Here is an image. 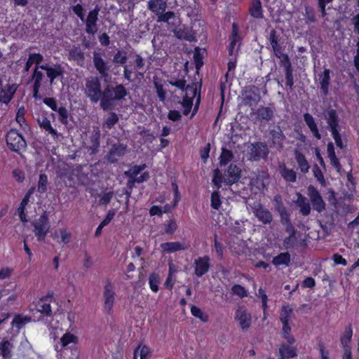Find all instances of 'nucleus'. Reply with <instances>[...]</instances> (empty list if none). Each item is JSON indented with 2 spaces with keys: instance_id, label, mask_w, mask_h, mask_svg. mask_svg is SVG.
<instances>
[{
  "instance_id": "nucleus-57",
  "label": "nucleus",
  "mask_w": 359,
  "mask_h": 359,
  "mask_svg": "<svg viewBox=\"0 0 359 359\" xmlns=\"http://www.w3.org/2000/svg\"><path fill=\"white\" fill-rule=\"evenodd\" d=\"M221 205L220 195L218 191H215L211 195V207L213 209L219 210Z\"/></svg>"
},
{
  "instance_id": "nucleus-13",
  "label": "nucleus",
  "mask_w": 359,
  "mask_h": 359,
  "mask_svg": "<svg viewBox=\"0 0 359 359\" xmlns=\"http://www.w3.org/2000/svg\"><path fill=\"white\" fill-rule=\"evenodd\" d=\"M271 139V147H273L278 151H282L284 148V141L286 140V136L283 133L279 126L277 129H273L269 131Z\"/></svg>"
},
{
  "instance_id": "nucleus-18",
  "label": "nucleus",
  "mask_w": 359,
  "mask_h": 359,
  "mask_svg": "<svg viewBox=\"0 0 359 359\" xmlns=\"http://www.w3.org/2000/svg\"><path fill=\"white\" fill-rule=\"evenodd\" d=\"M100 130L98 126H93L91 135L90 137V145L88 150L91 155L97 154L100 148Z\"/></svg>"
},
{
  "instance_id": "nucleus-49",
  "label": "nucleus",
  "mask_w": 359,
  "mask_h": 359,
  "mask_svg": "<svg viewBox=\"0 0 359 359\" xmlns=\"http://www.w3.org/2000/svg\"><path fill=\"white\" fill-rule=\"evenodd\" d=\"M292 313V309L288 305L283 306L281 309L280 320L282 323H289L291 315Z\"/></svg>"
},
{
  "instance_id": "nucleus-50",
  "label": "nucleus",
  "mask_w": 359,
  "mask_h": 359,
  "mask_svg": "<svg viewBox=\"0 0 359 359\" xmlns=\"http://www.w3.org/2000/svg\"><path fill=\"white\" fill-rule=\"evenodd\" d=\"M191 312L194 316L201 319L204 323L208 320V316L205 314L200 308L196 306L191 307Z\"/></svg>"
},
{
  "instance_id": "nucleus-56",
  "label": "nucleus",
  "mask_w": 359,
  "mask_h": 359,
  "mask_svg": "<svg viewBox=\"0 0 359 359\" xmlns=\"http://www.w3.org/2000/svg\"><path fill=\"white\" fill-rule=\"evenodd\" d=\"M269 41L272 47V49H276V48L280 46L278 43L279 36L277 34V32L274 29H271L270 32Z\"/></svg>"
},
{
  "instance_id": "nucleus-25",
  "label": "nucleus",
  "mask_w": 359,
  "mask_h": 359,
  "mask_svg": "<svg viewBox=\"0 0 359 359\" xmlns=\"http://www.w3.org/2000/svg\"><path fill=\"white\" fill-rule=\"evenodd\" d=\"M69 60L76 61L79 65H83L85 60L84 53L81 49L80 46H73L69 50Z\"/></svg>"
},
{
  "instance_id": "nucleus-39",
  "label": "nucleus",
  "mask_w": 359,
  "mask_h": 359,
  "mask_svg": "<svg viewBox=\"0 0 359 359\" xmlns=\"http://www.w3.org/2000/svg\"><path fill=\"white\" fill-rule=\"evenodd\" d=\"M168 82L172 86L177 87L182 91H184V90L194 89L193 86H187V81L184 79V78L176 79L172 77L170 80L168 81Z\"/></svg>"
},
{
  "instance_id": "nucleus-3",
  "label": "nucleus",
  "mask_w": 359,
  "mask_h": 359,
  "mask_svg": "<svg viewBox=\"0 0 359 359\" xmlns=\"http://www.w3.org/2000/svg\"><path fill=\"white\" fill-rule=\"evenodd\" d=\"M18 85L10 83L6 75L0 72V102L8 104L13 99Z\"/></svg>"
},
{
  "instance_id": "nucleus-23",
  "label": "nucleus",
  "mask_w": 359,
  "mask_h": 359,
  "mask_svg": "<svg viewBox=\"0 0 359 359\" xmlns=\"http://www.w3.org/2000/svg\"><path fill=\"white\" fill-rule=\"evenodd\" d=\"M330 70L325 69L323 72L319 74V81L320 90L324 96H327L329 93V87L330 85Z\"/></svg>"
},
{
  "instance_id": "nucleus-59",
  "label": "nucleus",
  "mask_w": 359,
  "mask_h": 359,
  "mask_svg": "<svg viewBox=\"0 0 359 359\" xmlns=\"http://www.w3.org/2000/svg\"><path fill=\"white\" fill-rule=\"evenodd\" d=\"M175 14V13L173 11L161 13V14L157 15V22L167 23L168 22H170L171 19H173Z\"/></svg>"
},
{
  "instance_id": "nucleus-55",
  "label": "nucleus",
  "mask_w": 359,
  "mask_h": 359,
  "mask_svg": "<svg viewBox=\"0 0 359 359\" xmlns=\"http://www.w3.org/2000/svg\"><path fill=\"white\" fill-rule=\"evenodd\" d=\"M127 58L126 52L118 50V52L114 55L112 61L115 64L123 65L126 62Z\"/></svg>"
},
{
  "instance_id": "nucleus-53",
  "label": "nucleus",
  "mask_w": 359,
  "mask_h": 359,
  "mask_svg": "<svg viewBox=\"0 0 359 359\" xmlns=\"http://www.w3.org/2000/svg\"><path fill=\"white\" fill-rule=\"evenodd\" d=\"M40 66L36 65L32 78L34 81V85L41 86V81L43 78V74L41 72L38 70Z\"/></svg>"
},
{
  "instance_id": "nucleus-7",
  "label": "nucleus",
  "mask_w": 359,
  "mask_h": 359,
  "mask_svg": "<svg viewBox=\"0 0 359 359\" xmlns=\"http://www.w3.org/2000/svg\"><path fill=\"white\" fill-rule=\"evenodd\" d=\"M127 147L126 144L121 142L113 144L109 151L104 156V159L110 163H116L119 158L126 154Z\"/></svg>"
},
{
  "instance_id": "nucleus-51",
  "label": "nucleus",
  "mask_w": 359,
  "mask_h": 359,
  "mask_svg": "<svg viewBox=\"0 0 359 359\" xmlns=\"http://www.w3.org/2000/svg\"><path fill=\"white\" fill-rule=\"evenodd\" d=\"M149 286H150L151 290L153 292H156L158 290V283H159L158 275L155 273L150 274L149 278Z\"/></svg>"
},
{
  "instance_id": "nucleus-43",
  "label": "nucleus",
  "mask_w": 359,
  "mask_h": 359,
  "mask_svg": "<svg viewBox=\"0 0 359 359\" xmlns=\"http://www.w3.org/2000/svg\"><path fill=\"white\" fill-rule=\"evenodd\" d=\"M295 234L296 230L292 227L290 235L283 240V244L285 249H290L294 247L297 241Z\"/></svg>"
},
{
  "instance_id": "nucleus-14",
  "label": "nucleus",
  "mask_w": 359,
  "mask_h": 359,
  "mask_svg": "<svg viewBox=\"0 0 359 359\" xmlns=\"http://www.w3.org/2000/svg\"><path fill=\"white\" fill-rule=\"evenodd\" d=\"M175 36L178 39L186 40L190 42L196 41V32L191 28L183 26L172 30Z\"/></svg>"
},
{
  "instance_id": "nucleus-48",
  "label": "nucleus",
  "mask_w": 359,
  "mask_h": 359,
  "mask_svg": "<svg viewBox=\"0 0 359 359\" xmlns=\"http://www.w3.org/2000/svg\"><path fill=\"white\" fill-rule=\"evenodd\" d=\"M274 55L276 57L280 59V65L281 66L285 65V63L291 62L288 55L287 54H284L282 52V47L279 46L276 48V49H273Z\"/></svg>"
},
{
  "instance_id": "nucleus-54",
  "label": "nucleus",
  "mask_w": 359,
  "mask_h": 359,
  "mask_svg": "<svg viewBox=\"0 0 359 359\" xmlns=\"http://www.w3.org/2000/svg\"><path fill=\"white\" fill-rule=\"evenodd\" d=\"M48 177L46 174H41L39 175V180L38 182V191L44 193L47 190Z\"/></svg>"
},
{
  "instance_id": "nucleus-2",
  "label": "nucleus",
  "mask_w": 359,
  "mask_h": 359,
  "mask_svg": "<svg viewBox=\"0 0 359 359\" xmlns=\"http://www.w3.org/2000/svg\"><path fill=\"white\" fill-rule=\"evenodd\" d=\"M84 94L92 103H97L100 100L102 92L101 82L97 76H89L86 79Z\"/></svg>"
},
{
  "instance_id": "nucleus-30",
  "label": "nucleus",
  "mask_w": 359,
  "mask_h": 359,
  "mask_svg": "<svg viewBox=\"0 0 359 359\" xmlns=\"http://www.w3.org/2000/svg\"><path fill=\"white\" fill-rule=\"evenodd\" d=\"M161 248L168 253L187 249V246L180 242H167L162 243Z\"/></svg>"
},
{
  "instance_id": "nucleus-42",
  "label": "nucleus",
  "mask_w": 359,
  "mask_h": 359,
  "mask_svg": "<svg viewBox=\"0 0 359 359\" xmlns=\"http://www.w3.org/2000/svg\"><path fill=\"white\" fill-rule=\"evenodd\" d=\"M78 341V337L70 332H66L60 338V343L62 347H65L70 344H76Z\"/></svg>"
},
{
  "instance_id": "nucleus-10",
  "label": "nucleus",
  "mask_w": 359,
  "mask_h": 359,
  "mask_svg": "<svg viewBox=\"0 0 359 359\" xmlns=\"http://www.w3.org/2000/svg\"><path fill=\"white\" fill-rule=\"evenodd\" d=\"M269 154V149L265 142H256L251 144L250 160L257 161L261 158H266Z\"/></svg>"
},
{
  "instance_id": "nucleus-24",
  "label": "nucleus",
  "mask_w": 359,
  "mask_h": 359,
  "mask_svg": "<svg viewBox=\"0 0 359 359\" xmlns=\"http://www.w3.org/2000/svg\"><path fill=\"white\" fill-rule=\"evenodd\" d=\"M147 6L149 11L158 15L165 11L167 2L164 0H149Z\"/></svg>"
},
{
  "instance_id": "nucleus-17",
  "label": "nucleus",
  "mask_w": 359,
  "mask_h": 359,
  "mask_svg": "<svg viewBox=\"0 0 359 359\" xmlns=\"http://www.w3.org/2000/svg\"><path fill=\"white\" fill-rule=\"evenodd\" d=\"M235 319L239 323L243 330H247L251 325V316L247 310L243 307H239L236 311Z\"/></svg>"
},
{
  "instance_id": "nucleus-34",
  "label": "nucleus",
  "mask_w": 359,
  "mask_h": 359,
  "mask_svg": "<svg viewBox=\"0 0 359 359\" xmlns=\"http://www.w3.org/2000/svg\"><path fill=\"white\" fill-rule=\"evenodd\" d=\"M291 262L290 255L289 252H281L278 255L274 257L272 264L275 266H289Z\"/></svg>"
},
{
  "instance_id": "nucleus-15",
  "label": "nucleus",
  "mask_w": 359,
  "mask_h": 359,
  "mask_svg": "<svg viewBox=\"0 0 359 359\" xmlns=\"http://www.w3.org/2000/svg\"><path fill=\"white\" fill-rule=\"evenodd\" d=\"M210 259L208 256L199 257L194 260L195 274L198 277H201L206 273L210 267Z\"/></svg>"
},
{
  "instance_id": "nucleus-1",
  "label": "nucleus",
  "mask_w": 359,
  "mask_h": 359,
  "mask_svg": "<svg viewBox=\"0 0 359 359\" xmlns=\"http://www.w3.org/2000/svg\"><path fill=\"white\" fill-rule=\"evenodd\" d=\"M127 95V90L123 84L115 86L108 84L104 88L99 100L100 108L105 111H112L115 109L117 102L123 100Z\"/></svg>"
},
{
  "instance_id": "nucleus-19",
  "label": "nucleus",
  "mask_w": 359,
  "mask_h": 359,
  "mask_svg": "<svg viewBox=\"0 0 359 359\" xmlns=\"http://www.w3.org/2000/svg\"><path fill=\"white\" fill-rule=\"evenodd\" d=\"M241 170L235 164H230L227 169V177L224 179V182L228 185H232L238 182L241 178Z\"/></svg>"
},
{
  "instance_id": "nucleus-35",
  "label": "nucleus",
  "mask_w": 359,
  "mask_h": 359,
  "mask_svg": "<svg viewBox=\"0 0 359 359\" xmlns=\"http://www.w3.org/2000/svg\"><path fill=\"white\" fill-rule=\"evenodd\" d=\"M294 156L295 159L298 163L299 167L301 169V171L304 173H306L309 171V165L308 161H306L304 155L301 153L299 151L295 149L294 150Z\"/></svg>"
},
{
  "instance_id": "nucleus-47",
  "label": "nucleus",
  "mask_w": 359,
  "mask_h": 359,
  "mask_svg": "<svg viewBox=\"0 0 359 359\" xmlns=\"http://www.w3.org/2000/svg\"><path fill=\"white\" fill-rule=\"evenodd\" d=\"M233 157V155L231 151L225 148H222V154L220 155V165H226L229 162H230L232 160Z\"/></svg>"
},
{
  "instance_id": "nucleus-21",
  "label": "nucleus",
  "mask_w": 359,
  "mask_h": 359,
  "mask_svg": "<svg viewBox=\"0 0 359 359\" xmlns=\"http://www.w3.org/2000/svg\"><path fill=\"white\" fill-rule=\"evenodd\" d=\"M104 297L105 308L107 309L108 311H110L114 305V292L113 286L109 282H107L104 286Z\"/></svg>"
},
{
  "instance_id": "nucleus-27",
  "label": "nucleus",
  "mask_w": 359,
  "mask_h": 359,
  "mask_svg": "<svg viewBox=\"0 0 359 359\" xmlns=\"http://www.w3.org/2000/svg\"><path fill=\"white\" fill-rule=\"evenodd\" d=\"M297 200L296 201V204L298 207L300 208V212L304 216H307L311 212V205L309 203L307 198L302 196L300 193H297Z\"/></svg>"
},
{
  "instance_id": "nucleus-6",
  "label": "nucleus",
  "mask_w": 359,
  "mask_h": 359,
  "mask_svg": "<svg viewBox=\"0 0 359 359\" xmlns=\"http://www.w3.org/2000/svg\"><path fill=\"white\" fill-rule=\"evenodd\" d=\"M243 103L246 106L258 104L261 100L259 89L255 86H249L242 93Z\"/></svg>"
},
{
  "instance_id": "nucleus-26",
  "label": "nucleus",
  "mask_w": 359,
  "mask_h": 359,
  "mask_svg": "<svg viewBox=\"0 0 359 359\" xmlns=\"http://www.w3.org/2000/svg\"><path fill=\"white\" fill-rule=\"evenodd\" d=\"M304 120L307 126L309 127V128L310 129V130L311 131V133H313V136L316 139L320 140L321 135L319 133L317 125L312 115L309 113L304 114Z\"/></svg>"
},
{
  "instance_id": "nucleus-44",
  "label": "nucleus",
  "mask_w": 359,
  "mask_h": 359,
  "mask_svg": "<svg viewBox=\"0 0 359 359\" xmlns=\"http://www.w3.org/2000/svg\"><path fill=\"white\" fill-rule=\"evenodd\" d=\"M187 86H193L194 89L184 90V91L186 92L184 95H188V96H189V97H192V100H193L196 96L198 97V93L201 94V89L202 87V81H200V82H196V83H192L191 84H188Z\"/></svg>"
},
{
  "instance_id": "nucleus-32",
  "label": "nucleus",
  "mask_w": 359,
  "mask_h": 359,
  "mask_svg": "<svg viewBox=\"0 0 359 359\" xmlns=\"http://www.w3.org/2000/svg\"><path fill=\"white\" fill-rule=\"evenodd\" d=\"M153 83L159 100L163 102H165L166 99V91L163 88V85L161 83V79L156 76H154Z\"/></svg>"
},
{
  "instance_id": "nucleus-29",
  "label": "nucleus",
  "mask_w": 359,
  "mask_h": 359,
  "mask_svg": "<svg viewBox=\"0 0 359 359\" xmlns=\"http://www.w3.org/2000/svg\"><path fill=\"white\" fill-rule=\"evenodd\" d=\"M330 130L337 129L339 126V117L336 110L330 109L325 115Z\"/></svg>"
},
{
  "instance_id": "nucleus-28",
  "label": "nucleus",
  "mask_w": 359,
  "mask_h": 359,
  "mask_svg": "<svg viewBox=\"0 0 359 359\" xmlns=\"http://www.w3.org/2000/svg\"><path fill=\"white\" fill-rule=\"evenodd\" d=\"M13 344L11 340L4 339L0 342V354L5 359H10L12 357V349Z\"/></svg>"
},
{
  "instance_id": "nucleus-37",
  "label": "nucleus",
  "mask_w": 359,
  "mask_h": 359,
  "mask_svg": "<svg viewBox=\"0 0 359 359\" xmlns=\"http://www.w3.org/2000/svg\"><path fill=\"white\" fill-rule=\"evenodd\" d=\"M43 57L39 53H31L29 55V58L25 64V72H29L32 65L34 63L36 65L39 66V65L43 61Z\"/></svg>"
},
{
  "instance_id": "nucleus-64",
  "label": "nucleus",
  "mask_w": 359,
  "mask_h": 359,
  "mask_svg": "<svg viewBox=\"0 0 359 359\" xmlns=\"http://www.w3.org/2000/svg\"><path fill=\"white\" fill-rule=\"evenodd\" d=\"M194 62L196 65V68L198 72L203 65V62L202 60V56L201 55V54L199 53L198 48H196V50H195V53L194 54Z\"/></svg>"
},
{
  "instance_id": "nucleus-45",
  "label": "nucleus",
  "mask_w": 359,
  "mask_h": 359,
  "mask_svg": "<svg viewBox=\"0 0 359 359\" xmlns=\"http://www.w3.org/2000/svg\"><path fill=\"white\" fill-rule=\"evenodd\" d=\"M280 174L281 176L287 182H294L296 181V172L292 169H288L284 166L280 170Z\"/></svg>"
},
{
  "instance_id": "nucleus-16",
  "label": "nucleus",
  "mask_w": 359,
  "mask_h": 359,
  "mask_svg": "<svg viewBox=\"0 0 359 359\" xmlns=\"http://www.w3.org/2000/svg\"><path fill=\"white\" fill-rule=\"evenodd\" d=\"M93 64L96 70L99 72L102 78L109 76V67L107 66V62L102 58L100 53H93Z\"/></svg>"
},
{
  "instance_id": "nucleus-62",
  "label": "nucleus",
  "mask_w": 359,
  "mask_h": 359,
  "mask_svg": "<svg viewBox=\"0 0 359 359\" xmlns=\"http://www.w3.org/2000/svg\"><path fill=\"white\" fill-rule=\"evenodd\" d=\"M222 182H224V180H222V172L217 168L214 170L212 183L217 187V189H219L222 186Z\"/></svg>"
},
{
  "instance_id": "nucleus-5",
  "label": "nucleus",
  "mask_w": 359,
  "mask_h": 359,
  "mask_svg": "<svg viewBox=\"0 0 359 359\" xmlns=\"http://www.w3.org/2000/svg\"><path fill=\"white\" fill-rule=\"evenodd\" d=\"M32 226H34V232L35 236L37 237L38 241H44L50 229L48 217L46 212H43L38 219L34 220L32 222Z\"/></svg>"
},
{
  "instance_id": "nucleus-52",
  "label": "nucleus",
  "mask_w": 359,
  "mask_h": 359,
  "mask_svg": "<svg viewBox=\"0 0 359 359\" xmlns=\"http://www.w3.org/2000/svg\"><path fill=\"white\" fill-rule=\"evenodd\" d=\"M352 334L353 331L351 325H349L348 327L346 328L344 336L341 338V343L343 347H349L348 344L351 339Z\"/></svg>"
},
{
  "instance_id": "nucleus-11",
  "label": "nucleus",
  "mask_w": 359,
  "mask_h": 359,
  "mask_svg": "<svg viewBox=\"0 0 359 359\" xmlns=\"http://www.w3.org/2000/svg\"><path fill=\"white\" fill-rule=\"evenodd\" d=\"M250 207L255 217L264 224H269L272 222L273 216L271 212L264 208L260 203L255 202Z\"/></svg>"
},
{
  "instance_id": "nucleus-33",
  "label": "nucleus",
  "mask_w": 359,
  "mask_h": 359,
  "mask_svg": "<svg viewBox=\"0 0 359 359\" xmlns=\"http://www.w3.org/2000/svg\"><path fill=\"white\" fill-rule=\"evenodd\" d=\"M284 67V72L285 75L286 80V86L290 88L292 90L294 87V76H293V69L292 66V63H285V65H283Z\"/></svg>"
},
{
  "instance_id": "nucleus-40",
  "label": "nucleus",
  "mask_w": 359,
  "mask_h": 359,
  "mask_svg": "<svg viewBox=\"0 0 359 359\" xmlns=\"http://www.w3.org/2000/svg\"><path fill=\"white\" fill-rule=\"evenodd\" d=\"M241 37L238 34V27L236 23L233 22L232 25V32L231 36V43L229 44V47H232L234 49V47L236 43H239L238 47L241 45Z\"/></svg>"
},
{
  "instance_id": "nucleus-46",
  "label": "nucleus",
  "mask_w": 359,
  "mask_h": 359,
  "mask_svg": "<svg viewBox=\"0 0 359 359\" xmlns=\"http://www.w3.org/2000/svg\"><path fill=\"white\" fill-rule=\"evenodd\" d=\"M178 103H180L184 108V111H183L184 115H185V116L188 115L189 114V112L191 111V109L193 106L192 97H189V96H188V95H184L183 97V100L180 101L179 100Z\"/></svg>"
},
{
  "instance_id": "nucleus-38",
  "label": "nucleus",
  "mask_w": 359,
  "mask_h": 359,
  "mask_svg": "<svg viewBox=\"0 0 359 359\" xmlns=\"http://www.w3.org/2000/svg\"><path fill=\"white\" fill-rule=\"evenodd\" d=\"M147 168V165L143 163L142 165H136L131 167L128 170L124 172V175L128 178H136L142 170Z\"/></svg>"
},
{
  "instance_id": "nucleus-12",
  "label": "nucleus",
  "mask_w": 359,
  "mask_h": 359,
  "mask_svg": "<svg viewBox=\"0 0 359 359\" xmlns=\"http://www.w3.org/2000/svg\"><path fill=\"white\" fill-rule=\"evenodd\" d=\"M276 107L273 103H270L267 107H259L255 113L256 121L260 123L269 122L272 121L275 116Z\"/></svg>"
},
{
  "instance_id": "nucleus-31",
  "label": "nucleus",
  "mask_w": 359,
  "mask_h": 359,
  "mask_svg": "<svg viewBox=\"0 0 359 359\" xmlns=\"http://www.w3.org/2000/svg\"><path fill=\"white\" fill-rule=\"evenodd\" d=\"M48 297L41 299L36 305V310L41 314L50 316L52 310L49 303L46 302Z\"/></svg>"
},
{
  "instance_id": "nucleus-63",
  "label": "nucleus",
  "mask_w": 359,
  "mask_h": 359,
  "mask_svg": "<svg viewBox=\"0 0 359 359\" xmlns=\"http://www.w3.org/2000/svg\"><path fill=\"white\" fill-rule=\"evenodd\" d=\"M59 114L60 118L59 120L62 124H67V118H68V111L67 109L64 107H61L60 108H57V110L56 111Z\"/></svg>"
},
{
  "instance_id": "nucleus-36",
  "label": "nucleus",
  "mask_w": 359,
  "mask_h": 359,
  "mask_svg": "<svg viewBox=\"0 0 359 359\" xmlns=\"http://www.w3.org/2000/svg\"><path fill=\"white\" fill-rule=\"evenodd\" d=\"M249 11L252 17L256 18H263L262 4L259 0H252Z\"/></svg>"
},
{
  "instance_id": "nucleus-4",
  "label": "nucleus",
  "mask_w": 359,
  "mask_h": 359,
  "mask_svg": "<svg viewBox=\"0 0 359 359\" xmlns=\"http://www.w3.org/2000/svg\"><path fill=\"white\" fill-rule=\"evenodd\" d=\"M6 140L8 148L13 151L19 153L27 147L24 137L15 129H11L7 133Z\"/></svg>"
},
{
  "instance_id": "nucleus-20",
  "label": "nucleus",
  "mask_w": 359,
  "mask_h": 359,
  "mask_svg": "<svg viewBox=\"0 0 359 359\" xmlns=\"http://www.w3.org/2000/svg\"><path fill=\"white\" fill-rule=\"evenodd\" d=\"M40 69L46 70L47 76L50 79V84L52 85L54 79L57 76H62L64 69L60 65H55L54 67H50L48 65H40Z\"/></svg>"
},
{
  "instance_id": "nucleus-22",
  "label": "nucleus",
  "mask_w": 359,
  "mask_h": 359,
  "mask_svg": "<svg viewBox=\"0 0 359 359\" xmlns=\"http://www.w3.org/2000/svg\"><path fill=\"white\" fill-rule=\"evenodd\" d=\"M278 353L280 358H283V359L292 358L297 355V349L295 346L283 343L279 346Z\"/></svg>"
},
{
  "instance_id": "nucleus-41",
  "label": "nucleus",
  "mask_w": 359,
  "mask_h": 359,
  "mask_svg": "<svg viewBox=\"0 0 359 359\" xmlns=\"http://www.w3.org/2000/svg\"><path fill=\"white\" fill-rule=\"evenodd\" d=\"M118 121V116L115 112H110L109 116L104 120L102 127L108 130L111 129Z\"/></svg>"
},
{
  "instance_id": "nucleus-9",
  "label": "nucleus",
  "mask_w": 359,
  "mask_h": 359,
  "mask_svg": "<svg viewBox=\"0 0 359 359\" xmlns=\"http://www.w3.org/2000/svg\"><path fill=\"white\" fill-rule=\"evenodd\" d=\"M100 11V7L96 5L95 8L88 13L86 18H84L86 24V32L89 34H95L97 32L98 15Z\"/></svg>"
},
{
  "instance_id": "nucleus-8",
  "label": "nucleus",
  "mask_w": 359,
  "mask_h": 359,
  "mask_svg": "<svg viewBox=\"0 0 359 359\" xmlns=\"http://www.w3.org/2000/svg\"><path fill=\"white\" fill-rule=\"evenodd\" d=\"M308 196L310 198L313 210L318 212H322L325 210L326 203L316 187L312 185L309 186Z\"/></svg>"
},
{
  "instance_id": "nucleus-58",
  "label": "nucleus",
  "mask_w": 359,
  "mask_h": 359,
  "mask_svg": "<svg viewBox=\"0 0 359 359\" xmlns=\"http://www.w3.org/2000/svg\"><path fill=\"white\" fill-rule=\"evenodd\" d=\"M29 320V318H22L20 316H16L12 321V325L15 326L17 328L20 329Z\"/></svg>"
},
{
  "instance_id": "nucleus-61",
  "label": "nucleus",
  "mask_w": 359,
  "mask_h": 359,
  "mask_svg": "<svg viewBox=\"0 0 359 359\" xmlns=\"http://www.w3.org/2000/svg\"><path fill=\"white\" fill-rule=\"evenodd\" d=\"M231 292L233 294L238 295L240 297H245L248 296L246 290L241 285H234L231 288Z\"/></svg>"
},
{
  "instance_id": "nucleus-60",
  "label": "nucleus",
  "mask_w": 359,
  "mask_h": 359,
  "mask_svg": "<svg viewBox=\"0 0 359 359\" xmlns=\"http://www.w3.org/2000/svg\"><path fill=\"white\" fill-rule=\"evenodd\" d=\"M72 9L75 15L80 18L82 22H84L85 9L81 4H77L72 7Z\"/></svg>"
}]
</instances>
